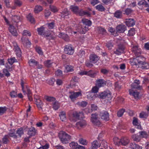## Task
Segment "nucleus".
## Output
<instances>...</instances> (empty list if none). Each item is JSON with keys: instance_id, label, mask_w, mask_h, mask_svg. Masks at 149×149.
Listing matches in <instances>:
<instances>
[{"instance_id": "nucleus-1", "label": "nucleus", "mask_w": 149, "mask_h": 149, "mask_svg": "<svg viewBox=\"0 0 149 149\" xmlns=\"http://www.w3.org/2000/svg\"><path fill=\"white\" fill-rule=\"evenodd\" d=\"M58 136L61 142L63 144L68 143L71 138L69 135L63 131L60 132L59 133Z\"/></svg>"}, {"instance_id": "nucleus-2", "label": "nucleus", "mask_w": 149, "mask_h": 149, "mask_svg": "<svg viewBox=\"0 0 149 149\" xmlns=\"http://www.w3.org/2000/svg\"><path fill=\"white\" fill-rule=\"evenodd\" d=\"M4 20L7 25L9 26L8 30L9 32L14 36H17L18 33L16 29L13 25L10 24L8 20L5 17H3Z\"/></svg>"}, {"instance_id": "nucleus-3", "label": "nucleus", "mask_w": 149, "mask_h": 149, "mask_svg": "<svg viewBox=\"0 0 149 149\" xmlns=\"http://www.w3.org/2000/svg\"><path fill=\"white\" fill-rule=\"evenodd\" d=\"M97 97L100 98L106 99L108 100H111L112 97L111 92L108 90L100 93Z\"/></svg>"}, {"instance_id": "nucleus-4", "label": "nucleus", "mask_w": 149, "mask_h": 149, "mask_svg": "<svg viewBox=\"0 0 149 149\" xmlns=\"http://www.w3.org/2000/svg\"><path fill=\"white\" fill-rule=\"evenodd\" d=\"M70 98L72 101H74L77 97L82 96L81 91L75 92L73 91H70L68 93Z\"/></svg>"}, {"instance_id": "nucleus-5", "label": "nucleus", "mask_w": 149, "mask_h": 149, "mask_svg": "<svg viewBox=\"0 0 149 149\" xmlns=\"http://www.w3.org/2000/svg\"><path fill=\"white\" fill-rule=\"evenodd\" d=\"M91 10H89V11H85L84 10H72L73 13L80 16L86 15L88 17L90 16L92 14Z\"/></svg>"}, {"instance_id": "nucleus-6", "label": "nucleus", "mask_w": 149, "mask_h": 149, "mask_svg": "<svg viewBox=\"0 0 149 149\" xmlns=\"http://www.w3.org/2000/svg\"><path fill=\"white\" fill-rule=\"evenodd\" d=\"M83 113L82 112H74L72 114V118H70V119L71 121L75 122L77 121L79 118H82Z\"/></svg>"}, {"instance_id": "nucleus-7", "label": "nucleus", "mask_w": 149, "mask_h": 149, "mask_svg": "<svg viewBox=\"0 0 149 149\" xmlns=\"http://www.w3.org/2000/svg\"><path fill=\"white\" fill-rule=\"evenodd\" d=\"M91 121L92 123L98 126H100L101 123L98 118L97 115L96 114H92L91 118Z\"/></svg>"}, {"instance_id": "nucleus-8", "label": "nucleus", "mask_w": 149, "mask_h": 149, "mask_svg": "<svg viewBox=\"0 0 149 149\" xmlns=\"http://www.w3.org/2000/svg\"><path fill=\"white\" fill-rule=\"evenodd\" d=\"M64 52L66 54L72 55L74 53V49L71 45H66L64 49Z\"/></svg>"}, {"instance_id": "nucleus-9", "label": "nucleus", "mask_w": 149, "mask_h": 149, "mask_svg": "<svg viewBox=\"0 0 149 149\" xmlns=\"http://www.w3.org/2000/svg\"><path fill=\"white\" fill-rule=\"evenodd\" d=\"M12 44L14 47V49L16 55L19 57H20L21 56V52L17 43L13 41L12 42Z\"/></svg>"}, {"instance_id": "nucleus-10", "label": "nucleus", "mask_w": 149, "mask_h": 149, "mask_svg": "<svg viewBox=\"0 0 149 149\" xmlns=\"http://www.w3.org/2000/svg\"><path fill=\"white\" fill-rule=\"evenodd\" d=\"M126 29V26L123 24L118 25L116 27V31L118 33H123Z\"/></svg>"}, {"instance_id": "nucleus-11", "label": "nucleus", "mask_w": 149, "mask_h": 149, "mask_svg": "<svg viewBox=\"0 0 149 149\" xmlns=\"http://www.w3.org/2000/svg\"><path fill=\"white\" fill-rule=\"evenodd\" d=\"M79 74L81 75H88L91 77H94L96 73L93 72L91 70H90L88 72L82 71L80 72Z\"/></svg>"}, {"instance_id": "nucleus-12", "label": "nucleus", "mask_w": 149, "mask_h": 149, "mask_svg": "<svg viewBox=\"0 0 149 149\" xmlns=\"http://www.w3.org/2000/svg\"><path fill=\"white\" fill-rule=\"evenodd\" d=\"M86 121L84 120H82L78 121L76 123V127L77 128L80 129L86 127Z\"/></svg>"}, {"instance_id": "nucleus-13", "label": "nucleus", "mask_w": 149, "mask_h": 149, "mask_svg": "<svg viewBox=\"0 0 149 149\" xmlns=\"http://www.w3.org/2000/svg\"><path fill=\"white\" fill-rule=\"evenodd\" d=\"M144 60V58L141 56H137L134 58V64L137 65L138 63L143 64V61Z\"/></svg>"}, {"instance_id": "nucleus-14", "label": "nucleus", "mask_w": 149, "mask_h": 149, "mask_svg": "<svg viewBox=\"0 0 149 149\" xmlns=\"http://www.w3.org/2000/svg\"><path fill=\"white\" fill-rule=\"evenodd\" d=\"M106 84V82L103 79H99L97 80L96 81V85L98 88L103 86Z\"/></svg>"}, {"instance_id": "nucleus-15", "label": "nucleus", "mask_w": 149, "mask_h": 149, "mask_svg": "<svg viewBox=\"0 0 149 149\" xmlns=\"http://www.w3.org/2000/svg\"><path fill=\"white\" fill-rule=\"evenodd\" d=\"M124 47L123 45H119L118 48L115 51L114 53L118 55H120L124 52Z\"/></svg>"}, {"instance_id": "nucleus-16", "label": "nucleus", "mask_w": 149, "mask_h": 149, "mask_svg": "<svg viewBox=\"0 0 149 149\" xmlns=\"http://www.w3.org/2000/svg\"><path fill=\"white\" fill-rule=\"evenodd\" d=\"M125 23L128 26H132L135 24V21L132 19H126Z\"/></svg>"}, {"instance_id": "nucleus-17", "label": "nucleus", "mask_w": 149, "mask_h": 149, "mask_svg": "<svg viewBox=\"0 0 149 149\" xmlns=\"http://www.w3.org/2000/svg\"><path fill=\"white\" fill-rule=\"evenodd\" d=\"M90 59L91 62L95 63L99 60V58L95 55L92 54L90 56Z\"/></svg>"}, {"instance_id": "nucleus-18", "label": "nucleus", "mask_w": 149, "mask_h": 149, "mask_svg": "<svg viewBox=\"0 0 149 149\" xmlns=\"http://www.w3.org/2000/svg\"><path fill=\"white\" fill-rule=\"evenodd\" d=\"M45 30L44 28L42 26L37 29L38 33L40 35H44L47 37L49 36L50 34H46V33H45L44 31Z\"/></svg>"}, {"instance_id": "nucleus-19", "label": "nucleus", "mask_w": 149, "mask_h": 149, "mask_svg": "<svg viewBox=\"0 0 149 149\" xmlns=\"http://www.w3.org/2000/svg\"><path fill=\"white\" fill-rule=\"evenodd\" d=\"M132 47V51L135 54L136 56L140 55L141 53V51L137 46H133Z\"/></svg>"}, {"instance_id": "nucleus-20", "label": "nucleus", "mask_w": 149, "mask_h": 149, "mask_svg": "<svg viewBox=\"0 0 149 149\" xmlns=\"http://www.w3.org/2000/svg\"><path fill=\"white\" fill-rule=\"evenodd\" d=\"M100 146V145L98 142L95 140L91 143L90 148L91 149H97Z\"/></svg>"}, {"instance_id": "nucleus-21", "label": "nucleus", "mask_w": 149, "mask_h": 149, "mask_svg": "<svg viewBox=\"0 0 149 149\" xmlns=\"http://www.w3.org/2000/svg\"><path fill=\"white\" fill-rule=\"evenodd\" d=\"M140 82L139 80H135L134 81V83L131 85V87L133 88H137L141 89V87L139 86Z\"/></svg>"}, {"instance_id": "nucleus-22", "label": "nucleus", "mask_w": 149, "mask_h": 149, "mask_svg": "<svg viewBox=\"0 0 149 149\" xmlns=\"http://www.w3.org/2000/svg\"><path fill=\"white\" fill-rule=\"evenodd\" d=\"M22 41L23 45L25 46L29 47L31 43L27 38L22 37L21 38Z\"/></svg>"}, {"instance_id": "nucleus-23", "label": "nucleus", "mask_w": 149, "mask_h": 149, "mask_svg": "<svg viewBox=\"0 0 149 149\" xmlns=\"http://www.w3.org/2000/svg\"><path fill=\"white\" fill-rule=\"evenodd\" d=\"M87 98L91 100H94L97 97L96 95L94 94L92 92H89L87 95Z\"/></svg>"}, {"instance_id": "nucleus-24", "label": "nucleus", "mask_w": 149, "mask_h": 149, "mask_svg": "<svg viewBox=\"0 0 149 149\" xmlns=\"http://www.w3.org/2000/svg\"><path fill=\"white\" fill-rule=\"evenodd\" d=\"M101 118L102 119L105 120L107 121L109 120V116L108 113L107 111H105L103 113L101 114L100 115Z\"/></svg>"}, {"instance_id": "nucleus-25", "label": "nucleus", "mask_w": 149, "mask_h": 149, "mask_svg": "<svg viewBox=\"0 0 149 149\" xmlns=\"http://www.w3.org/2000/svg\"><path fill=\"white\" fill-rule=\"evenodd\" d=\"M36 133V130L33 127L30 128L28 132V134L30 136L35 135Z\"/></svg>"}, {"instance_id": "nucleus-26", "label": "nucleus", "mask_w": 149, "mask_h": 149, "mask_svg": "<svg viewBox=\"0 0 149 149\" xmlns=\"http://www.w3.org/2000/svg\"><path fill=\"white\" fill-rule=\"evenodd\" d=\"M59 116L61 120L62 121H65L66 120V113L64 111L61 112L59 114Z\"/></svg>"}, {"instance_id": "nucleus-27", "label": "nucleus", "mask_w": 149, "mask_h": 149, "mask_svg": "<svg viewBox=\"0 0 149 149\" xmlns=\"http://www.w3.org/2000/svg\"><path fill=\"white\" fill-rule=\"evenodd\" d=\"M129 94L130 95L134 96L135 98H138L139 95V93L136 91H134L132 89L129 90Z\"/></svg>"}, {"instance_id": "nucleus-28", "label": "nucleus", "mask_w": 149, "mask_h": 149, "mask_svg": "<svg viewBox=\"0 0 149 149\" xmlns=\"http://www.w3.org/2000/svg\"><path fill=\"white\" fill-rule=\"evenodd\" d=\"M133 124L134 125L137 127L138 129H140L141 128V125L139 123L137 118L134 117L133 119Z\"/></svg>"}, {"instance_id": "nucleus-29", "label": "nucleus", "mask_w": 149, "mask_h": 149, "mask_svg": "<svg viewBox=\"0 0 149 149\" xmlns=\"http://www.w3.org/2000/svg\"><path fill=\"white\" fill-rule=\"evenodd\" d=\"M120 145L124 146L127 144L129 142V140L127 138H123L120 139Z\"/></svg>"}, {"instance_id": "nucleus-30", "label": "nucleus", "mask_w": 149, "mask_h": 149, "mask_svg": "<svg viewBox=\"0 0 149 149\" xmlns=\"http://www.w3.org/2000/svg\"><path fill=\"white\" fill-rule=\"evenodd\" d=\"M26 17L27 20L31 23L34 24L35 23L34 19L31 14L30 13L27 15L26 16Z\"/></svg>"}, {"instance_id": "nucleus-31", "label": "nucleus", "mask_w": 149, "mask_h": 149, "mask_svg": "<svg viewBox=\"0 0 149 149\" xmlns=\"http://www.w3.org/2000/svg\"><path fill=\"white\" fill-rule=\"evenodd\" d=\"M36 103L38 108L39 109H41L43 104L41 100L39 99H37L36 101Z\"/></svg>"}, {"instance_id": "nucleus-32", "label": "nucleus", "mask_w": 149, "mask_h": 149, "mask_svg": "<svg viewBox=\"0 0 149 149\" xmlns=\"http://www.w3.org/2000/svg\"><path fill=\"white\" fill-rule=\"evenodd\" d=\"M78 146V144L76 142H72L69 144V146L71 149H76Z\"/></svg>"}, {"instance_id": "nucleus-33", "label": "nucleus", "mask_w": 149, "mask_h": 149, "mask_svg": "<svg viewBox=\"0 0 149 149\" xmlns=\"http://www.w3.org/2000/svg\"><path fill=\"white\" fill-rule=\"evenodd\" d=\"M123 12L120 10L116 11L114 14L115 17L117 18H120L122 17Z\"/></svg>"}, {"instance_id": "nucleus-34", "label": "nucleus", "mask_w": 149, "mask_h": 149, "mask_svg": "<svg viewBox=\"0 0 149 149\" xmlns=\"http://www.w3.org/2000/svg\"><path fill=\"white\" fill-rule=\"evenodd\" d=\"M83 23L88 26H90L92 24L91 22L89 20L86 19H83L82 20Z\"/></svg>"}, {"instance_id": "nucleus-35", "label": "nucleus", "mask_w": 149, "mask_h": 149, "mask_svg": "<svg viewBox=\"0 0 149 149\" xmlns=\"http://www.w3.org/2000/svg\"><path fill=\"white\" fill-rule=\"evenodd\" d=\"M13 20L16 23H18L21 20V19L20 18L19 16H14L12 17Z\"/></svg>"}, {"instance_id": "nucleus-36", "label": "nucleus", "mask_w": 149, "mask_h": 149, "mask_svg": "<svg viewBox=\"0 0 149 149\" xmlns=\"http://www.w3.org/2000/svg\"><path fill=\"white\" fill-rule=\"evenodd\" d=\"M140 138L141 137L146 138L148 137V135L145 131H141L139 132Z\"/></svg>"}, {"instance_id": "nucleus-37", "label": "nucleus", "mask_w": 149, "mask_h": 149, "mask_svg": "<svg viewBox=\"0 0 149 149\" xmlns=\"http://www.w3.org/2000/svg\"><path fill=\"white\" fill-rule=\"evenodd\" d=\"M73 71V67L72 66L70 65H67L65 67V71L67 72H71Z\"/></svg>"}, {"instance_id": "nucleus-38", "label": "nucleus", "mask_w": 149, "mask_h": 149, "mask_svg": "<svg viewBox=\"0 0 149 149\" xmlns=\"http://www.w3.org/2000/svg\"><path fill=\"white\" fill-rule=\"evenodd\" d=\"M78 141L80 144L84 145H86L88 143L87 141L82 138L80 139Z\"/></svg>"}, {"instance_id": "nucleus-39", "label": "nucleus", "mask_w": 149, "mask_h": 149, "mask_svg": "<svg viewBox=\"0 0 149 149\" xmlns=\"http://www.w3.org/2000/svg\"><path fill=\"white\" fill-rule=\"evenodd\" d=\"M45 99L47 101L49 102L54 101L55 100L54 97L47 96H45Z\"/></svg>"}, {"instance_id": "nucleus-40", "label": "nucleus", "mask_w": 149, "mask_h": 149, "mask_svg": "<svg viewBox=\"0 0 149 149\" xmlns=\"http://www.w3.org/2000/svg\"><path fill=\"white\" fill-rule=\"evenodd\" d=\"M29 65L31 66H33L36 65L37 62L35 60L31 59L29 62Z\"/></svg>"}, {"instance_id": "nucleus-41", "label": "nucleus", "mask_w": 149, "mask_h": 149, "mask_svg": "<svg viewBox=\"0 0 149 149\" xmlns=\"http://www.w3.org/2000/svg\"><path fill=\"white\" fill-rule=\"evenodd\" d=\"M77 104L82 107H84L87 104V102L85 101H83L77 102Z\"/></svg>"}, {"instance_id": "nucleus-42", "label": "nucleus", "mask_w": 149, "mask_h": 149, "mask_svg": "<svg viewBox=\"0 0 149 149\" xmlns=\"http://www.w3.org/2000/svg\"><path fill=\"white\" fill-rule=\"evenodd\" d=\"M113 140L114 142L116 145H120V140L119 139L118 137H114Z\"/></svg>"}, {"instance_id": "nucleus-43", "label": "nucleus", "mask_w": 149, "mask_h": 149, "mask_svg": "<svg viewBox=\"0 0 149 149\" xmlns=\"http://www.w3.org/2000/svg\"><path fill=\"white\" fill-rule=\"evenodd\" d=\"M7 110V108L6 107H0V115H2Z\"/></svg>"}, {"instance_id": "nucleus-44", "label": "nucleus", "mask_w": 149, "mask_h": 149, "mask_svg": "<svg viewBox=\"0 0 149 149\" xmlns=\"http://www.w3.org/2000/svg\"><path fill=\"white\" fill-rule=\"evenodd\" d=\"M59 103L58 102H55L53 105V108L55 110H57L59 107Z\"/></svg>"}, {"instance_id": "nucleus-45", "label": "nucleus", "mask_w": 149, "mask_h": 149, "mask_svg": "<svg viewBox=\"0 0 149 149\" xmlns=\"http://www.w3.org/2000/svg\"><path fill=\"white\" fill-rule=\"evenodd\" d=\"M132 138L134 141H139L140 139V136L135 134L132 136Z\"/></svg>"}, {"instance_id": "nucleus-46", "label": "nucleus", "mask_w": 149, "mask_h": 149, "mask_svg": "<svg viewBox=\"0 0 149 149\" xmlns=\"http://www.w3.org/2000/svg\"><path fill=\"white\" fill-rule=\"evenodd\" d=\"M36 52L39 54L40 55H42L43 53L41 48L39 47H37L36 48Z\"/></svg>"}, {"instance_id": "nucleus-47", "label": "nucleus", "mask_w": 149, "mask_h": 149, "mask_svg": "<svg viewBox=\"0 0 149 149\" xmlns=\"http://www.w3.org/2000/svg\"><path fill=\"white\" fill-rule=\"evenodd\" d=\"M52 63L51 60H47L45 62L44 64L46 66L50 67L51 66Z\"/></svg>"}, {"instance_id": "nucleus-48", "label": "nucleus", "mask_w": 149, "mask_h": 149, "mask_svg": "<svg viewBox=\"0 0 149 149\" xmlns=\"http://www.w3.org/2000/svg\"><path fill=\"white\" fill-rule=\"evenodd\" d=\"M135 33V30L134 29H132L129 31L128 35L129 36H133Z\"/></svg>"}, {"instance_id": "nucleus-49", "label": "nucleus", "mask_w": 149, "mask_h": 149, "mask_svg": "<svg viewBox=\"0 0 149 149\" xmlns=\"http://www.w3.org/2000/svg\"><path fill=\"white\" fill-rule=\"evenodd\" d=\"M125 111V110L123 109L119 110L117 113V116H118L120 117L122 116Z\"/></svg>"}, {"instance_id": "nucleus-50", "label": "nucleus", "mask_w": 149, "mask_h": 149, "mask_svg": "<svg viewBox=\"0 0 149 149\" xmlns=\"http://www.w3.org/2000/svg\"><path fill=\"white\" fill-rule=\"evenodd\" d=\"M122 12L124 14L129 15L131 13L132 11L131 10H122Z\"/></svg>"}, {"instance_id": "nucleus-51", "label": "nucleus", "mask_w": 149, "mask_h": 149, "mask_svg": "<svg viewBox=\"0 0 149 149\" xmlns=\"http://www.w3.org/2000/svg\"><path fill=\"white\" fill-rule=\"evenodd\" d=\"M148 116V114L144 112H142L140 114V117L141 118H146Z\"/></svg>"}, {"instance_id": "nucleus-52", "label": "nucleus", "mask_w": 149, "mask_h": 149, "mask_svg": "<svg viewBox=\"0 0 149 149\" xmlns=\"http://www.w3.org/2000/svg\"><path fill=\"white\" fill-rule=\"evenodd\" d=\"M97 87L98 86H96H96H94L92 88L91 90L92 91V93H96L98 92L99 88L98 87Z\"/></svg>"}, {"instance_id": "nucleus-53", "label": "nucleus", "mask_w": 149, "mask_h": 149, "mask_svg": "<svg viewBox=\"0 0 149 149\" xmlns=\"http://www.w3.org/2000/svg\"><path fill=\"white\" fill-rule=\"evenodd\" d=\"M23 35L26 36H30L31 35V34L29 31L25 30L23 32Z\"/></svg>"}, {"instance_id": "nucleus-54", "label": "nucleus", "mask_w": 149, "mask_h": 149, "mask_svg": "<svg viewBox=\"0 0 149 149\" xmlns=\"http://www.w3.org/2000/svg\"><path fill=\"white\" fill-rule=\"evenodd\" d=\"M9 136L8 135H5L2 141L3 143H6L8 141Z\"/></svg>"}, {"instance_id": "nucleus-55", "label": "nucleus", "mask_w": 149, "mask_h": 149, "mask_svg": "<svg viewBox=\"0 0 149 149\" xmlns=\"http://www.w3.org/2000/svg\"><path fill=\"white\" fill-rule=\"evenodd\" d=\"M8 61L10 65H12L15 61V59L14 57L10 58L8 59Z\"/></svg>"}, {"instance_id": "nucleus-56", "label": "nucleus", "mask_w": 149, "mask_h": 149, "mask_svg": "<svg viewBox=\"0 0 149 149\" xmlns=\"http://www.w3.org/2000/svg\"><path fill=\"white\" fill-rule=\"evenodd\" d=\"M23 129L22 128H21L18 129L17 130V133L20 136L22 134H23Z\"/></svg>"}, {"instance_id": "nucleus-57", "label": "nucleus", "mask_w": 149, "mask_h": 149, "mask_svg": "<svg viewBox=\"0 0 149 149\" xmlns=\"http://www.w3.org/2000/svg\"><path fill=\"white\" fill-rule=\"evenodd\" d=\"M106 46L109 49L111 50L112 49L113 45L111 42H108L106 45Z\"/></svg>"}, {"instance_id": "nucleus-58", "label": "nucleus", "mask_w": 149, "mask_h": 149, "mask_svg": "<svg viewBox=\"0 0 149 149\" xmlns=\"http://www.w3.org/2000/svg\"><path fill=\"white\" fill-rule=\"evenodd\" d=\"M55 74L57 76H61L62 74V72L60 70H58L55 72Z\"/></svg>"}, {"instance_id": "nucleus-59", "label": "nucleus", "mask_w": 149, "mask_h": 149, "mask_svg": "<svg viewBox=\"0 0 149 149\" xmlns=\"http://www.w3.org/2000/svg\"><path fill=\"white\" fill-rule=\"evenodd\" d=\"M3 72L4 74L6 77H9L10 76V74L8 72L6 69H3Z\"/></svg>"}, {"instance_id": "nucleus-60", "label": "nucleus", "mask_w": 149, "mask_h": 149, "mask_svg": "<svg viewBox=\"0 0 149 149\" xmlns=\"http://www.w3.org/2000/svg\"><path fill=\"white\" fill-rule=\"evenodd\" d=\"M10 95L11 97H15L17 96V93L15 91H13L10 93Z\"/></svg>"}, {"instance_id": "nucleus-61", "label": "nucleus", "mask_w": 149, "mask_h": 149, "mask_svg": "<svg viewBox=\"0 0 149 149\" xmlns=\"http://www.w3.org/2000/svg\"><path fill=\"white\" fill-rule=\"evenodd\" d=\"M47 24L48 27L50 29H52L54 27V24L53 22L48 23Z\"/></svg>"}, {"instance_id": "nucleus-62", "label": "nucleus", "mask_w": 149, "mask_h": 149, "mask_svg": "<svg viewBox=\"0 0 149 149\" xmlns=\"http://www.w3.org/2000/svg\"><path fill=\"white\" fill-rule=\"evenodd\" d=\"M49 148V145L46 144L45 145L40 147L38 149H48Z\"/></svg>"}, {"instance_id": "nucleus-63", "label": "nucleus", "mask_w": 149, "mask_h": 149, "mask_svg": "<svg viewBox=\"0 0 149 149\" xmlns=\"http://www.w3.org/2000/svg\"><path fill=\"white\" fill-rule=\"evenodd\" d=\"M85 54V52L83 50H81L79 51V56L83 57L84 56Z\"/></svg>"}, {"instance_id": "nucleus-64", "label": "nucleus", "mask_w": 149, "mask_h": 149, "mask_svg": "<svg viewBox=\"0 0 149 149\" xmlns=\"http://www.w3.org/2000/svg\"><path fill=\"white\" fill-rule=\"evenodd\" d=\"M56 83L58 85H61L63 84V81L61 79H58L56 80Z\"/></svg>"}]
</instances>
